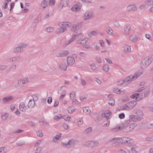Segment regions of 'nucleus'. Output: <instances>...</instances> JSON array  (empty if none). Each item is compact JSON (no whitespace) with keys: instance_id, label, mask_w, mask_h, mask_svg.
<instances>
[{"instance_id":"6","label":"nucleus","mask_w":153,"mask_h":153,"mask_svg":"<svg viewBox=\"0 0 153 153\" xmlns=\"http://www.w3.org/2000/svg\"><path fill=\"white\" fill-rule=\"evenodd\" d=\"M129 119L131 120V121L134 122H138L143 119V117L142 116H139L138 115L131 114L129 116Z\"/></svg>"},{"instance_id":"32","label":"nucleus","mask_w":153,"mask_h":153,"mask_svg":"<svg viewBox=\"0 0 153 153\" xmlns=\"http://www.w3.org/2000/svg\"><path fill=\"white\" fill-rule=\"evenodd\" d=\"M67 30V29L65 28L61 27L58 28L56 31V33H62Z\"/></svg>"},{"instance_id":"41","label":"nucleus","mask_w":153,"mask_h":153,"mask_svg":"<svg viewBox=\"0 0 153 153\" xmlns=\"http://www.w3.org/2000/svg\"><path fill=\"white\" fill-rule=\"evenodd\" d=\"M111 112L109 111H107L104 113V117L105 118H107L109 117L111 114Z\"/></svg>"},{"instance_id":"36","label":"nucleus","mask_w":153,"mask_h":153,"mask_svg":"<svg viewBox=\"0 0 153 153\" xmlns=\"http://www.w3.org/2000/svg\"><path fill=\"white\" fill-rule=\"evenodd\" d=\"M145 4L147 5L153 6V0H147L145 2Z\"/></svg>"},{"instance_id":"16","label":"nucleus","mask_w":153,"mask_h":153,"mask_svg":"<svg viewBox=\"0 0 153 153\" xmlns=\"http://www.w3.org/2000/svg\"><path fill=\"white\" fill-rule=\"evenodd\" d=\"M82 6V4L80 3H79L77 4L74 5L72 8V10L74 11H79Z\"/></svg>"},{"instance_id":"43","label":"nucleus","mask_w":153,"mask_h":153,"mask_svg":"<svg viewBox=\"0 0 153 153\" xmlns=\"http://www.w3.org/2000/svg\"><path fill=\"white\" fill-rule=\"evenodd\" d=\"M130 30L131 27L129 25H126L124 28V31L127 34Z\"/></svg>"},{"instance_id":"21","label":"nucleus","mask_w":153,"mask_h":153,"mask_svg":"<svg viewBox=\"0 0 153 153\" xmlns=\"http://www.w3.org/2000/svg\"><path fill=\"white\" fill-rule=\"evenodd\" d=\"M35 105L34 100L33 99L30 100L27 105L28 107L29 108H32Z\"/></svg>"},{"instance_id":"51","label":"nucleus","mask_w":153,"mask_h":153,"mask_svg":"<svg viewBox=\"0 0 153 153\" xmlns=\"http://www.w3.org/2000/svg\"><path fill=\"white\" fill-rule=\"evenodd\" d=\"M88 38H87L81 39V44L86 43L88 42Z\"/></svg>"},{"instance_id":"27","label":"nucleus","mask_w":153,"mask_h":153,"mask_svg":"<svg viewBox=\"0 0 153 153\" xmlns=\"http://www.w3.org/2000/svg\"><path fill=\"white\" fill-rule=\"evenodd\" d=\"M137 36L135 34L131 35L130 37V39L133 42H136L137 40Z\"/></svg>"},{"instance_id":"42","label":"nucleus","mask_w":153,"mask_h":153,"mask_svg":"<svg viewBox=\"0 0 153 153\" xmlns=\"http://www.w3.org/2000/svg\"><path fill=\"white\" fill-rule=\"evenodd\" d=\"M61 138V136L60 134L59 135H56V136L54 137H53V141L54 142H56L57 140H59Z\"/></svg>"},{"instance_id":"23","label":"nucleus","mask_w":153,"mask_h":153,"mask_svg":"<svg viewBox=\"0 0 153 153\" xmlns=\"http://www.w3.org/2000/svg\"><path fill=\"white\" fill-rule=\"evenodd\" d=\"M21 59V57L19 56H16L10 58L9 59L11 62H17Z\"/></svg>"},{"instance_id":"56","label":"nucleus","mask_w":153,"mask_h":153,"mask_svg":"<svg viewBox=\"0 0 153 153\" xmlns=\"http://www.w3.org/2000/svg\"><path fill=\"white\" fill-rule=\"evenodd\" d=\"M118 145H119L120 143H123V138L117 137Z\"/></svg>"},{"instance_id":"49","label":"nucleus","mask_w":153,"mask_h":153,"mask_svg":"<svg viewBox=\"0 0 153 153\" xmlns=\"http://www.w3.org/2000/svg\"><path fill=\"white\" fill-rule=\"evenodd\" d=\"M7 151V149L6 147H3L0 148V153H5Z\"/></svg>"},{"instance_id":"22","label":"nucleus","mask_w":153,"mask_h":153,"mask_svg":"<svg viewBox=\"0 0 153 153\" xmlns=\"http://www.w3.org/2000/svg\"><path fill=\"white\" fill-rule=\"evenodd\" d=\"M123 126H117L115 127L112 128L111 129V131L112 132H115L119 131L123 128Z\"/></svg>"},{"instance_id":"52","label":"nucleus","mask_w":153,"mask_h":153,"mask_svg":"<svg viewBox=\"0 0 153 153\" xmlns=\"http://www.w3.org/2000/svg\"><path fill=\"white\" fill-rule=\"evenodd\" d=\"M76 94L75 92H71L70 95V98H71V100L74 99L75 98V97Z\"/></svg>"},{"instance_id":"31","label":"nucleus","mask_w":153,"mask_h":153,"mask_svg":"<svg viewBox=\"0 0 153 153\" xmlns=\"http://www.w3.org/2000/svg\"><path fill=\"white\" fill-rule=\"evenodd\" d=\"M23 87V85L18 80L17 83L15 85V88L17 90H19Z\"/></svg>"},{"instance_id":"34","label":"nucleus","mask_w":153,"mask_h":153,"mask_svg":"<svg viewBox=\"0 0 153 153\" xmlns=\"http://www.w3.org/2000/svg\"><path fill=\"white\" fill-rule=\"evenodd\" d=\"M73 42V41L71 39H70L68 40H67L65 41L64 44L62 46L64 47H65L69 45Z\"/></svg>"},{"instance_id":"44","label":"nucleus","mask_w":153,"mask_h":153,"mask_svg":"<svg viewBox=\"0 0 153 153\" xmlns=\"http://www.w3.org/2000/svg\"><path fill=\"white\" fill-rule=\"evenodd\" d=\"M80 34H73L71 38V39L73 41H74L75 40L77 37L79 36Z\"/></svg>"},{"instance_id":"19","label":"nucleus","mask_w":153,"mask_h":153,"mask_svg":"<svg viewBox=\"0 0 153 153\" xmlns=\"http://www.w3.org/2000/svg\"><path fill=\"white\" fill-rule=\"evenodd\" d=\"M26 107L25 103L23 102H20L19 105V109L20 110L23 112H25L26 111Z\"/></svg>"},{"instance_id":"12","label":"nucleus","mask_w":153,"mask_h":153,"mask_svg":"<svg viewBox=\"0 0 153 153\" xmlns=\"http://www.w3.org/2000/svg\"><path fill=\"white\" fill-rule=\"evenodd\" d=\"M67 65L64 62H61L59 64V69L62 71H65L67 69Z\"/></svg>"},{"instance_id":"20","label":"nucleus","mask_w":153,"mask_h":153,"mask_svg":"<svg viewBox=\"0 0 153 153\" xmlns=\"http://www.w3.org/2000/svg\"><path fill=\"white\" fill-rule=\"evenodd\" d=\"M131 47L127 45H126L123 47V51L125 53H129L131 52Z\"/></svg>"},{"instance_id":"57","label":"nucleus","mask_w":153,"mask_h":153,"mask_svg":"<svg viewBox=\"0 0 153 153\" xmlns=\"http://www.w3.org/2000/svg\"><path fill=\"white\" fill-rule=\"evenodd\" d=\"M7 68V66L6 65H2L0 66V68L2 70H6Z\"/></svg>"},{"instance_id":"28","label":"nucleus","mask_w":153,"mask_h":153,"mask_svg":"<svg viewBox=\"0 0 153 153\" xmlns=\"http://www.w3.org/2000/svg\"><path fill=\"white\" fill-rule=\"evenodd\" d=\"M128 103V105L131 109L133 108L137 104V102L135 101H132Z\"/></svg>"},{"instance_id":"46","label":"nucleus","mask_w":153,"mask_h":153,"mask_svg":"<svg viewBox=\"0 0 153 153\" xmlns=\"http://www.w3.org/2000/svg\"><path fill=\"white\" fill-rule=\"evenodd\" d=\"M75 110V108L70 107L68 109V111L69 113H71L74 112Z\"/></svg>"},{"instance_id":"61","label":"nucleus","mask_w":153,"mask_h":153,"mask_svg":"<svg viewBox=\"0 0 153 153\" xmlns=\"http://www.w3.org/2000/svg\"><path fill=\"white\" fill-rule=\"evenodd\" d=\"M8 116V114H7L4 115H2L1 116L2 119L4 120H6Z\"/></svg>"},{"instance_id":"11","label":"nucleus","mask_w":153,"mask_h":153,"mask_svg":"<svg viewBox=\"0 0 153 153\" xmlns=\"http://www.w3.org/2000/svg\"><path fill=\"white\" fill-rule=\"evenodd\" d=\"M18 80L22 85L24 84L29 83L30 82V79L27 77L21 78Z\"/></svg>"},{"instance_id":"17","label":"nucleus","mask_w":153,"mask_h":153,"mask_svg":"<svg viewBox=\"0 0 153 153\" xmlns=\"http://www.w3.org/2000/svg\"><path fill=\"white\" fill-rule=\"evenodd\" d=\"M108 143H111L113 146H118L117 137H115L110 140Z\"/></svg>"},{"instance_id":"45","label":"nucleus","mask_w":153,"mask_h":153,"mask_svg":"<svg viewBox=\"0 0 153 153\" xmlns=\"http://www.w3.org/2000/svg\"><path fill=\"white\" fill-rule=\"evenodd\" d=\"M109 69V66L107 64L105 65L103 68V71L105 72H107L108 71Z\"/></svg>"},{"instance_id":"2","label":"nucleus","mask_w":153,"mask_h":153,"mask_svg":"<svg viewBox=\"0 0 153 153\" xmlns=\"http://www.w3.org/2000/svg\"><path fill=\"white\" fill-rule=\"evenodd\" d=\"M141 74V72H136L131 77L130 76H127L123 80V84L126 85L129 84L132 81L136 79Z\"/></svg>"},{"instance_id":"55","label":"nucleus","mask_w":153,"mask_h":153,"mask_svg":"<svg viewBox=\"0 0 153 153\" xmlns=\"http://www.w3.org/2000/svg\"><path fill=\"white\" fill-rule=\"evenodd\" d=\"M146 140L147 141H153V136L147 137L146 138Z\"/></svg>"},{"instance_id":"50","label":"nucleus","mask_w":153,"mask_h":153,"mask_svg":"<svg viewBox=\"0 0 153 153\" xmlns=\"http://www.w3.org/2000/svg\"><path fill=\"white\" fill-rule=\"evenodd\" d=\"M92 128L91 127H89L86 129L84 131V133L85 134H89L92 131Z\"/></svg>"},{"instance_id":"1","label":"nucleus","mask_w":153,"mask_h":153,"mask_svg":"<svg viewBox=\"0 0 153 153\" xmlns=\"http://www.w3.org/2000/svg\"><path fill=\"white\" fill-rule=\"evenodd\" d=\"M153 61V54L143 60L141 63L140 66L143 69L147 68Z\"/></svg>"},{"instance_id":"64","label":"nucleus","mask_w":153,"mask_h":153,"mask_svg":"<svg viewBox=\"0 0 153 153\" xmlns=\"http://www.w3.org/2000/svg\"><path fill=\"white\" fill-rule=\"evenodd\" d=\"M146 37L149 41H151L152 40V37L150 34H146Z\"/></svg>"},{"instance_id":"48","label":"nucleus","mask_w":153,"mask_h":153,"mask_svg":"<svg viewBox=\"0 0 153 153\" xmlns=\"http://www.w3.org/2000/svg\"><path fill=\"white\" fill-rule=\"evenodd\" d=\"M62 118L66 121H69L71 117L68 116L67 115H65L62 116Z\"/></svg>"},{"instance_id":"18","label":"nucleus","mask_w":153,"mask_h":153,"mask_svg":"<svg viewBox=\"0 0 153 153\" xmlns=\"http://www.w3.org/2000/svg\"><path fill=\"white\" fill-rule=\"evenodd\" d=\"M137 125L136 123H133L129 125V126L126 127L125 129L127 130L128 131H126L124 130L125 132H128L129 131L132 130Z\"/></svg>"},{"instance_id":"5","label":"nucleus","mask_w":153,"mask_h":153,"mask_svg":"<svg viewBox=\"0 0 153 153\" xmlns=\"http://www.w3.org/2000/svg\"><path fill=\"white\" fill-rule=\"evenodd\" d=\"M99 143L97 141H88L85 143V145L88 147L92 148L98 145Z\"/></svg>"},{"instance_id":"40","label":"nucleus","mask_w":153,"mask_h":153,"mask_svg":"<svg viewBox=\"0 0 153 153\" xmlns=\"http://www.w3.org/2000/svg\"><path fill=\"white\" fill-rule=\"evenodd\" d=\"M135 114H137L139 116H142L143 117V114L141 110L139 109H137L136 110Z\"/></svg>"},{"instance_id":"15","label":"nucleus","mask_w":153,"mask_h":153,"mask_svg":"<svg viewBox=\"0 0 153 153\" xmlns=\"http://www.w3.org/2000/svg\"><path fill=\"white\" fill-rule=\"evenodd\" d=\"M59 25L61 27H68L71 26V23L68 22H62L59 23Z\"/></svg>"},{"instance_id":"33","label":"nucleus","mask_w":153,"mask_h":153,"mask_svg":"<svg viewBox=\"0 0 153 153\" xmlns=\"http://www.w3.org/2000/svg\"><path fill=\"white\" fill-rule=\"evenodd\" d=\"M123 143H129L131 142V139L128 137H123Z\"/></svg>"},{"instance_id":"10","label":"nucleus","mask_w":153,"mask_h":153,"mask_svg":"<svg viewBox=\"0 0 153 153\" xmlns=\"http://www.w3.org/2000/svg\"><path fill=\"white\" fill-rule=\"evenodd\" d=\"M67 64L68 66H72L75 63V60L71 56H68L67 59Z\"/></svg>"},{"instance_id":"37","label":"nucleus","mask_w":153,"mask_h":153,"mask_svg":"<svg viewBox=\"0 0 153 153\" xmlns=\"http://www.w3.org/2000/svg\"><path fill=\"white\" fill-rule=\"evenodd\" d=\"M149 91H144L142 94V97L143 98H145V97L147 96L149 94Z\"/></svg>"},{"instance_id":"7","label":"nucleus","mask_w":153,"mask_h":153,"mask_svg":"<svg viewBox=\"0 0 153 153\" xmlns=\"http://www.w3.org/2000/svg\"><path fill=\"white\" fill-rule=\"evenodd\" d=\"M68 2L69 0H62L58 7V10H61L63 7H66L68 6Z\"/></svg>"},{"instance_id":"60","label":"nucleus","mask_w":153,"mask_h":153,"mask_svg":"<svg viewBox=\"0 0 153 153\" xmlns=\"http://www.w3.org/2000/svg\"><path fill=\"white\" fill-rule=\"evenodd\" d=\"M16 68V65L15 64H13L11 66L10 69L11 70H15Z\"/></svg>"},{"instance_id":"38","label":"nucleus","mask_w":153,"mask_h":153,"mask_svg":"<svg viewBox=\"0 0 153 153\" xmlns=\"http://www.w3.org/2000/svg\"><path fill=\"white\" fill-rule=\"evenodd\" d=\"M83 111L87 114H90L91 111L88 107H85L83 108Z\"/></svg>"},{"instance_id":"26","label":"nucleus","mask_w":153,"mask_h":153,"mask_svg":"<svg viewBox=\"0 0 153 153\" xmlns=\"http://www.w3.org/2000/svg\"><path fill=\"white\" fill-rule=\"evenodd\" d=\"M91 69L94 72H97L98 71V68L96 65L93 63L90 65Z\"/></svg>"},{"instance_id":"30","label":"nucleus","mask_w":153,"mask_h":153,"mask_svg":"<svg viewBox=\"0 0 153 153\" xmlns=\"http://www.w3.org/2000/svg\"><path fill=\"white\" fill-rule=\"evenodd\" d=\"M121 109L123 110H129L131 109L130 107L128 105V103L127 104H125L124 105L121 106Z\"/></svg>"},{"instance_id":"63","label":"nucleus","mask_w":153,"mask_h":153,"mask_svg":"<svg viewBox=\"0 0 153 153\" xmlns=\"http://www.w3.org/2000/svg\"><path fill=\"white\" fill-rule=\"evenodd\" d=\"M77 27V25L76 24H75L73 25L71 29V30L72 31H75L76 30Z\"/></svg>"},{"instance_id":"47","label":"nucleus","mask_w":153,"mask_h":153,"mask_svg":"<svg viewBox=\"0 0 153 153\" xmlns=\"http://www.w3.org/2000/svg\"><path fill=\"white\" fill-rule=\"evenodd\" d=\"M62 117V115L61 114H59L54 116V119L56 121H58L59 119H60Z\"/></svg>"},{"instance_id":"29","label":"nucleus","mask_w":153,"mask_h":153,"mask_svg":"<svg viewBox=\"0 0 153 153\" xmlns=\"http://www.w3.org/2000/svg\"><path fill=\"white\" fill-rule=\"evenodd\" d=\"M113 91L114 93L118 94H120L122 93H124L125 92V90H123L121 91L120 89L117 88H114L113 90Z\"/></svg>"},{"instance_id":"25","label":"nucleus","mask_w":153,"mask_h":153,"mask_svg":"<svg viewBox=\"0 0 153 153\" xmlns=\"http://www.w3.org/2000/svg\"><path fill=\"white\" fill-rule=\"evenodd\" d=\"M107 32L108 34L112 36H114L115 35L114 30L111 27H109L107 29Z\"/></svg>"},{"instance_id":"13","label":"nucleus","mask_w":153,"mask_h":153,"mask_svg":"<svg viewBox=\"0 0 153 153\" xmlns=\"http://www.w3.org/2000/svg\"><path fill=\"white\" fill-rule=\"evenodd\" d=\"M48 0H44L40 4V8L41 9H44L48 6Z\"/></svg>"},{"instance_id":"59","label":"nucleus","mask_w":153,"mask_h":153,"mask_svg":"<svg viewBox=\"0 0 153 153\" xmlns=\"http://www.w3.org/2000/svg\"><path fill=\"white\" fill-rule=\"evenodd\" d=\"M37 133V135L40 137H42L43 136V133L41 130L38 131Z\"/></svg>"},{"instance_id":"35","label":"nucleus","mask_w":153,"mask_h":153,"mask_svg":"<svg viewBox=\"0 0 153 153\" xmlns=\"http://www.w3.org/2000/svg\"><path fill=\"white\" fill-rule=\"evenodd\" d=\"M136 145H133V147H132L129 152L130 153H138L137 152L136 150L135 147H136Z\"/></svg>"},{"instance_id":"58","label":"nucleus","mask_w":153,"mask_h":153,"mask_svg":"<svg viewBox=\"0 0 153 153\" xmlns=\"http://www.w3.org/2000/svg\"><path fill=\"white\" fill-rule=\"evenodd\" d=\"M63 56H65L69 54V52L68 51H62Z\"/></svg>"},{"instance_id":"62","label":"nucleus","mask_w":153,"mask_h":153,"mask_svg":"<svg viewBox=\"0 0 153 153\" xmlns=\"http://www.w3.org/2000/svg\"><path fill=\"white\" fill-rule=\"evenodd\" d=\"M39 20V17H36L34 19V21L33 22V25H34L35 26L36 25V24L37 23Z\"/></svg>"},{"instance_id":"24","label":"nucleus","mask_w":153,"mask_h":153,"mask_svg":"<svg viewBox=\"0 0 153 153\" xmlns=\"http://www.w3.org/2000/svg\"><path fill=\"white\" fill-rule=\"evenodd\" d=\"M98 33V32L97 31H92L88 32L87 35L89 37H92L93 36H96Z\"/></svg>"},{"instance_id":"14","label":"nucleus","mask_w":153,"mask_h":153,"mask_svg":"<svg viewBox=\"0 0 153 153\" xmlns=\"http://www.w3.org/2000/svg\"><path fill=\"white\" fill-rule=\"evenodd\" d=\"M13 99V97L12 96H10L6 97L2 99V101L3 103H6L12 100Z\"/></svg>"},{"instance_id":"3","label":"nucleus","mask_w":153,"mask_h":153,"mask_svg":"<svg viewBox=\"0 0 153 153\" xmlns=\"http://www.w3.org/2000/svg\"><path fill=\"white\" fill-rule=\"evenodd\" d=\"M27 45V43H20L18 47L14 48L13 49V51L15 53H19L23 51V48H25Z\"/></svg>"},{"instance_id":"9","label":"nucleus","mask_w":153,"mask_h":153,"mask_svg":"<svg viewBox=\"0 0 153 153\" xmlns=\"http://www.w3.org/2000/svg\"><path fill=\"white\" fill-rule=\"evenodd\" d=\"M137 9V7L135 5L131 4L126 7V10L127 12H134L136 11Z\"/></svg>"},{"instance_id":"39","label":"nucleus","mask_w":153,"mask_h":153,"mask_svg":"<svg viewBox=\"0 0 153 153\" xmlns=\"http://www.w3.org/2000/svg\"><path fill=\"white\" fill-rule=\"evenodd\" d=\"M54 29L53 27H46L45 30L47 32H52L53 31Z\"/></svg>"},{"instance_id":"4","label":"nucleus","mask_w":153,"mask_h":153,"mask_svg":"<svg viewBox=\"0 0 153 153\" xmlns=\"http://www.w3.org/2000/svg\"><path fill=\"white\" fill-rule=\"evenodd\" d=\"M94 16V13L92 11L89 10L85 12L83 16V18L84 20H86L92 18Z\"/></svg>"},{"instance_id":"53","label":"nucleus","mask_w":153,"mask_h":153,"mask_svg":"<svg viewBox=\"0 0 153 153\" xmlns=\"http://www.w3.org/2000/svg\"><path fill=\"white\" fill-rule=\"evenodd\" d=\"M79 55L82 57H85L86 56V54L84 52H81L79 53Z\"/></svg>"},{"instance_id":"54","label":"nucleus","mask_w":153,"mask_h":153,"mask_svg":"<svg viewBox=\"0 0 153 153\" xmlns=\"http://www.w3.org/2000/svg\"><path fill=\"white\" fill-rule=\"evenodd\" d=\"M108 104L112 106L114 105L115 104V102L114 100L113 99H111V100H110L108 102Z\"/></svg>"},{"instance_id":"8","label":"nucleus","mask_w":153,"mask_h":153,"mask_svg":"<svg viewBox=\"0 0 153 153\" xmlns=\"http://www.w3.org/2000/svg\"><path fill=\"white\" fill-rule=\"evenodd\" d=\"M76 141L73 139L69 140L67 143L64 144L65 147L67 148H70L74 146H75Z\"/></svg>"}]
</instances>
